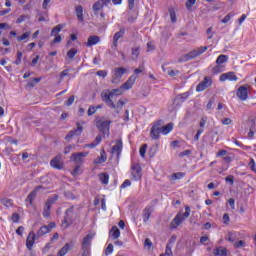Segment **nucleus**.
Listing matches in <instances>:
<instances>
[{"instance_id":"obj_55","label":"nucleus","mask_w":256,"mask_h":256,"mask_svg":"<svg viewBox=\"0 0 256 256\" xmlns=\"http://www.w3.org/2000/svg\"><path fill=\"white\" fill-rule=\"evenodd\" d=\"M74 102H75V96H70L66 101L67 107H71V105H73Z\"/></svg>"},{"instance_id":"obj_26","label":"nucleus","mask_w":256,"mask_h":256,"mask_svg":"<svg viewBox=\"0 0 256 256\" xmlns=\"http://www.w3.org/2000/svg\"><path fill=\"white\" fill-rule=\"evenodd\" d=\"M76 17L79 23H83L85 21V17H83V6L78 5L75 7Z\"/></svg>"},{"instance_id":"obj_25","label":"nucleus","mask_w":256,"mask_h":256,"mask_svg":"<svg viewBox=\"0 0 256 256\" xmlns=\"http://www.w3.org/2000/svg\"><path fill=\"white\" fill-rule=\"evenodd\" d=\"M41 189V186L36 187L35 190H33L26 198V202H29V205H33V201H35V198L37 197V192Z\"/></svg>"},{"instance_id":"obj_13","label":"nucleus","mask_w":256,"mask_h":256,"mask_svg":"<svg viewBox=\"0 0 256 256\" xmlns=\"http://www.w3.org/2000/svg\"><path fill=\"white\" fill-rule=\"evenodd\" d=\"M50 165L51 167H53V169L61 171V169H63V156L61 154H58L50 161Z\"/></svg>"},{"instance_id":"obj_49","label":"nucleus","mask_w":256,"mask_h":256,"mask_svg":"<svg viewBox=\"0 0 256 256\" xmlns=\"http://www.w3.org/2000/svg\"><path fill=\"white\" fill-rule=\"evenodd\" d=\"M184 175H185V173H183V172H177L172 175V179H183Z\"/></svg>"},{"instance_id":"obj_22","label":"nucleus","mask_w":256,"mask_h":256,"mask_svg":"<svg viewBox=\"0 0 256 256\" xmlns=\"http://www.w3.org/2000/svg\"><path fill=\"white\" fill-rule=\"evenodd\" d=\"M151 213H153V208L151 206H147L142 213V219L144 223H147L149 219H151Z\"/></svg>"},{"instance_id":"obj_21","label":"nucleus","mask_w":256,"mask_h":256,"mask_svg":"<svg viewBox=\"0 0 256 256\" xmlns=\"http://www.w3.org/2000/svg\"><path fill=\"white\" fill-rule=\"evenodd\" d=\"M220 81H237L239 78L235 75V72H228L220 75Z\"/></svg>"},{"instance_id":"obj_20","label":"nucleus","mask_w":256,"mask_h":256,"mask_svg":"<svg viewBox=\"0 0 256 256\" xmlns=\"http://www.w3.org/2000/svg\"><path fill=\"white\" fill-rule=\"evenodd\" d=\"M37 239V234L35 235V232L31 231L28 234V237L26 239V247L31 251L33 249V245H35V240Z\"/></svg>"},{"instance_id":"obj_34","label":"nucleus","mask_w":256,"mask_h":256,"mask_svg":"<svg viewBox=\"0 0 256 256\" xmlns=\"http://www.w3.org/2000/svg\"><path fill=\"white\" fill-rule=\"evenodd\" d=\"M229 61V56L221 54L216 59V65H223V63H227Z\"/></svg>"},{"instance_id":"obj_56","label":"nucleus","mask_w":256,"mask_h":256,"mask_svg":"<svg viewBox=\"0 0 256 256\" xmlns=\"http://www.w3.org/2000/svg\"><path fill=\"white\" fill-rule=\"evenodd\" d=\"M113 253V244H109L105 250V255H111Z\"/></svg>"},{"instance_id":"obj_47","label":"nucleus","mask_w":256,"mask_h":256,"mask_svg":"<svg viewBox=\"0 0 256 256\" xmlns=\"http://www.w3.org/2000/svg\"><path fill=\"white\" fill-rule=\"evenodd\" d=\"M143 71H145V67L143 65L139 66L138 68H136L134 70V74L133 75H135L137 77V75H139V73H143Z\"/></svg>"},{"instance_id":"obj_16","label":"nucleus","mask_w":256,"mask_h":256,"mask_svg":"<svg viewBox=\"0 0 256 256\" xmlns=\"http://www.w3.org/2000/svg\"><path fill=\"white\" fill-rule=\"evenodd\" d=\"M122 151L123 141L121 139H118L116 140V144L112 147V155H116L117 159H120Z\"/></svg>"},{"instance_id":"obj_7","label":"nucleus","mask_w":256,"mask_h":256,"mask_svg":"<svg viewBox=\"0 0 256 256\" xmlns=\"http://www.w3.org/2000/svg\"><path fill=\"white\" fill-rule=\"evenodd\" d=\"M59 199V196H57V194H54L52 197H49L46 201V204L44 206V210H43V217H45V219L49 218L51 215V207L52 205H54V203Z\"/></svg>"},{"instance_id":"obj_6","label":"nucleus","mask_w":256,"mask_h":256,"mask_svg":"<svg viewBox=\"0 0 256 256\" xmlns=\"http://www.w3.org/2000/svg\"><path fill=\"white\" fill-rule=\"evenodd\" d=\"M130 173L132 181H141L143 177V169L141 168V165H139L138 163L132 164L130 168Z\"/></svg>"},{"instance_id":"obj_14","label":"nucleus","mask_w":256,"mask_h":256,"mask_svg":"<svg viewBox=\"0 0 256 256\" xmlns=\"http://www.w3.org/2000/svg\"><path fill=\"white\" fill-rule=\"evenodd\" d=\"M236 95L240 101H247V99H249V89L247 86H240L236 92Z\"/></svg>"},{"instance_id":"obj_11","label":"nucleus","mask_w":256,"mask_h":256,"mask_svg":"<svg viewBox=\"0 0 256 256\" xmlns=\"http://www.w3.org/2000/svg\"><path fill=\"white\" fill-rule=\"evenodd\" d=\"M127 73V69L123 67L115 68L112 77V83H119L121 77Z\"/></svg>"},{"instance_id":"obj_10","label":"nucleus","mask_w":256,"mask_h":256,"mask_svg":"<svg viewBox=\"0 0 256 256\" xmlns=\"http://www.w3.org/2000/svg\"><path fill=\"white\" fill-rule=\"evenodd\" d=\"M211 85H213V80L211 77L206 76L204 77V80L197 85L196 91L201 93V91H205V89L211 87Z\"/></svg>"},{"instance_id":"obj_1","label":"nucleus","mask_w":256,"mask_h":256,"mask_svg":"<svg viewBox=\"0 0 256 256\" xmlns=\"http://www.w3.org/2000/svg\"><path fill=\"white\" fill-rule=\"evenodd\" d=\"M117 95H123V91L121 89H113L111 92L109 90H104L101 93V99L110 109H115V103L113 102V99H115V96Z\"/></svg>"},{"instance_id":"obj_53","label":"nucleus","mask_w":256,"mask_h":256,"mask_svg":"<svg viewBox=\"0 0 256 256\" xmlns=\"http://www.w3.org/2000/svg\"><path fill=\"white\" fill-rule=\"evenodd\" d=\"M197 0H187L186 1V8L187 9H191V7H193L195 5Z\"/></svg>"},{"instance_id":"obj_31","label":"nucleus","mask_w":256,"mask_h":256,"mask_svg":"<svg viewBox=\"0 0 256 256\" xmlns=\"http://www.w3.org/2000/svg\"><path fill=\"white\" fill-rule=\"evenodd\" d=\"M98 177L102 185H109V175L107 173H100Z\"/></svg>"},{"instance_id":"obj_45","label":"nucleus","mask_w":256,"mask_h":256,"mask_svg":"<svg viewBox=\"0 0 256 256\" xmlns=\"http://www.w3.org/2000/svg\"><path fill=\"white\" fill-rule=\"evenodd\" d=\"M87 113L88 116L91 117V115H95V113H97V108H95V106H90Z\"/></svg>"},{"instance_id":"obj_5","label":"nucleus","mask_w":256,"mask_h":256,"mask_svg":"<svg viewBox=\"0 0 256 256\" xmlns=\"http://www.w3.org/2000/svg\"><path fill=\"white\" fill-rule=\"evenodd\" d=\"M111 120H105V118H97L96 119V127L100 133L104 135H109V130L111 129Z\"/></svg>"},{"instance_id":"obj_23","label":"nucleus","mask_w":256,"mask_h":256,"mask_svg":"<svg viewBox=\"0 0 256 256\" xmlns=\"http://www.w3.org/2000/svg\"><path fill=\"white\" fill-rule=\"evenodd\" d=\"M101 38L99 36H90L85 43L86 47H93V45H97V43H100Z\"/></svg>"},{"instance_id":"obj_30","label":"nucleus","mask_w":256,"mask_h":256,"mask_svg":"<svg viewBox=\"0 0 256 256\" xmlns=\"http://www.w3.org/2000/svg\"><path fill=\"white\" fill-rule=\"evenodd\" d=\"M71 251V245L69 243H66L58 252V256H66L67 253Z\"/></svg>"},{"instance_id":"obj_64","label":"nucleus","mask_w":256,"mask_h":256,"mask_svg":"<svg viewBox=\"0 0 256 256\" xmlns=\"http://www.w3.org/2000/svg\"><path fill=\"white\" fill-rule=\"evenodd\" d=\"M206 124H207V118H205V117L201 118L200 123H199V125L201 127L200 129H203Z\"/></svg>"},{"instance_id":"obj_33","label":"nucleus","mask_w":256,"mask_h":256,"mask_svg":"<svg viewBox=\"0 0 256 256\" xmlns=\"http://www.w3.org/2000/svg\"><path fill=\"white\" fill-rule=\"evenodd\" d=\"M216 256H227V249L223 247H218L213 251Z\"/></svg>"},{"instance_id":"obj_57","label":"nucleus","mask_w":256,"mask_h":256,"mask_svg":"<svg viewBox=\"0 0 256 256\" xmlns=\"http://www.w3.org/2000/svg\"><path fill=\"white\" fill-rule=\"evenodd\" d=\"M234 247H235L236 249H239L240 247H245V241L239 240L238 242H236V243L234 244Z\"/></svg>"},{"instance_id":"obj_29","label":"nucleus","mask_w":256,"mask_h":256,"mask_svg":"<svg viewBox=\"0 0 256 256\" xmlns=\"http://www.w3.org/2000/svg\"><path fill=\"white\" fill-rule=\"evenodd\" d=\"M173 131V123H168L167 125H161V133L162 135H169Z\"/></svg>"},{"instance_id":"obj_35","label":"nucleus","mask_w":256,"mask_h":256,"mask_svg":"<svg viewBox=\"0 0 256 256\" xmlns=\"http://www.w3.org/2000/svg\"><path fill=\"white\" fill-rule=\"evenodd\" d=\"M63 29V25L62 24H58L57 26H55L52 31H51V36L52 37H57V35H59V33H61V30Z\"/></svg>"},{"instance_id":"obj_43","label":"nucleus","mask_w":256,"mask_h":256,"mask_svg":"<svg viewBox=\"0 0 256 256\" xmlns=\"http://www.w3.org/2000/svg\"><path fill=\"white\" fill-rule=\"evenodd\" d=\"M213 103H215V97H212L209 99L207 105H206V109L207 111L211 110L213 107Z\"/></svg>"},{"instance_id":"obj_41","label":"nucleus","mask_w":256,"mask_h":256,"mask_svg":"<svg viewBox=\"0 0 256 256\" xmlns=\"http://www.w3.org/2000/svg\"><path fill=\"white\" fill-rule=\"evenodd\" d=\"M139 153L140 157H145V154L147 153V144L141 146Z\"/></svg>"},{"instance_id":"obj_61","label":"nucleus","mask_w":256,"mask_h":256,"mask_svg":"<svg viewBox=\"0 0 256 256\" xmlns=\"http://www.w3.org/2000/svg\"><path fill=\"white\" fill-rule=\"evenodd\" d=\"M229 221H230L229 214L225 213L223 215V223H224V225H229Z\"/></svg>"},{"instance_id":"obj_32","label":"nucleus","mask_w":256,"mask_h":256,"mask_svg":"<svg viewBox=\"0 0 256 256\" xmlns=\"http://www.w3.org/2000/svg\"><path fill=\"white\" fill-rule=\"evenodd\" d=\"M223 71H225V65L223 64H216L212 68V73H214L215 75H218V73H223Z\"/></svg>"},{"instance_id":"obj_46","label":"nucleus","mask_w":256,"mask_h":256,"mask_svg":"<svg viewBox=\"0 0 256 256\" xmlns=\"http://www.w3.org/2000/svg\"><path fill=\"white\" fill-rule=\"evenodd\" d=\"M29 19V15H21L20 17L17 18L16 23L20 24L23 23V21Z\"/></svg>"},{"instance_id":"obj_3","label":"nucleus","mask_w":256,"mask_h":256,"mask_svg":"<svg viewBox=\"0 0 256 256\" xmlns=\"http://www.w3.org/2000/svg\"><path fill=\"white\" fill-rule=\"evenodd\" d=\"M94 238H95V234L89 233L82 239L81 256H91V245L93 243Z\"/></svg>"},{"instance_id":"obj_63","label":"nucleus","mask_w":256,"mask_h":256,"mask_svg":"<svg viewBox=\"0 0 256 256\" xmlns=\"http://www.w3.org/2000/svg\"><path fill=\"white\" fill-rule=\"evenodd\" d=\"M233 123V120L231 118H224L222 120V125H231Z\"/></svg>"},{"instance_id":"obj_36","label":"nucleus","mask_w":256,"mask_h":256,"mask_svg":"<svg viewBox=\"0 0 256 256\" xmlns=\"http://www.w3.org/2000/svg\"><path fill=\"white\" fill-rule=\"evenodd\" d=\"M170 18H171V22L172 23H177V14L175 12V8H169L168 9Z\"/></svg>"},{"instance_id":"obj_60","label":"nucleus","mask_w":256,"mask_h":256,"mask_svg":"<svg viewBox=\"0 0 256 256\" xmlns=\"http://www.w3.org/2000/svg\"><path fill=\"white\" fill-rule=\"evenodd\" d=\"M248 165H249L251 171H254V173H256L255 160L251 159Z\"/></svg>"},{"instance_id":"obj_28","label":"nucleus","mask_w":256,"mask_h":256,"mask_svg":"<svg viewBox=\"0 0 256 256\" xmlns=\"http://www.w3.org/2000/svg\"><path fill=\"white\" fill-rule=\"evenodd\" d=\"M110 237H112V239H119V237H121V231L117 226H113L110 229Z\"/></svg>"},{"instance_id":"obj_48","label":"nucleus","mask_w":256,"mask_h":256,"mask_svg":"<svg viewBox=\"0 0 256 256\" xmlns=\"http://www.w3.org/2000/svg\"><path fill=\"white\" fill-rule=\"evenodd\" d=\"M226 183H230V185H233L235 183V176L230 175L225 178Z\"/></svg>"},{"instance_id":"obj_38","label":"nucleus","mask_w":256,"mask_h":256,"mask_svg":"<svg viewBox=\"0 0 256 256\" xmlns=\"http://www.w3.org/2000/svg\"><path fill=\"white\" fill-rule=\"evenodd\" d=\"M139 51H140L139 46H136V47L132 48V59H133V61H137V59L139 58Z\"/></svg>"},{"instance_id":"obj_12","label":"nucleus","mask_w":256,"mask_h":256,"mask_svg":"<svg viewBox=\"0 0 256 256\" xmlns=\"http://www.w3.org/2000/svg\"><path fill=\"white\" fill-rule=\"evenodd\" d=\"M109 4H111V0H98L93 4L92 11L97 15V12L101 11L103 7H108Z\"/></svg>"},{"instance_id":"obj_44","label":"nucleus","mask_w":256,"mask_h":256,"mask_svg":"<svg viewBox=\"0 0 256 256\" xmlns=\"http://www.w3.org/2000/svg\"><path fill=\"white\" fill-rule=\"evenodd\" d=\"M79 171H81V164H76L75 168L72 171V175L74 177L79 175Z\"/></svg>"},{"instance_id":"obj_17","label":"nucleus","mask_w":256,"mask_h":256,"mask_svg":"<svg viewBox=\"0 0 256 256\" xmlns=\"http://www.w3.org/2000/svg\"><path fill=\"white\" fill-rule=\"evenodd\" d=\"M135 81H137L136 75H131L128 80L121 85L120 89H124L125 91H129V89H132L133 85H135Z\"/></svg>"},{"instance_id":"obj_2","label":"nucleus","mask_w":256,"mask_h":256,"mask_svg":"<svg viewBox=\"0 0 256 256\" xmlns=\"http://www.w3.org/2000/svg\"><path fill=\"white\" fill-rule=\"evenodd\" d=\"M207 51V46H201L198 48H195L188 52L187 54L182 55L178 61L179 63H186V61H191L193 59H197L200 55H203Z\"/></svg>"},{"instance_id":"obj_59","label":"nucleus","mask_w":256,"mask_h":256,"mask_svg":"<svg viewBox=\"0 0 256 256\" xmlns=\"http://www.w3.org/2000/svg\"><path fill=\"white\" fill-rule=\"evenodd\" d=\"M167 73L170 77H175V75H178L179 73V70H171V69H168L167 70Z\"/></svg>"},{"instance_id":"obj_15","label":"nucleus","mask_w":256,"mask_h":256,"mask_svg":"<svg viewBox=\"0 0 256 256\" xmlns=\"http://www.w3.org/2000/svg\"><path fill=\"white\" fill-rule=\"evenodd\" d=\"M87 155H89V152L73 153L71 159L76 165H83V159H85Z\"/></svg>"},{"instance_id":"obj_4","label":"nucleus","mask_w":256,"mask_h":256,"mask_svg":"<svg viewBox=\"0 0 256 256\" xmlns=\"http://www.w3.org/2000/svg\"><path fill=\"white\" fill-rule=\"evenodd\" d=\"M191 215V208L189 206L185 207V213H178L170 223V229H177L183 221H185Z\"/></svg>"},{"instance_id":"obj_37","label":"nucleus","mask_w":256,"mask_h":256,"mask_svg":"<svg viewBox=\"0 0 256 256\" xmlns=\"http://www.w3.org/2000/svg\"><path fill=\"white\" fill-rule=\"evenodd\" d=\"M125 105V101H123V100H119L118 102H117V104H115V107L116 108H112V109H115L116 110V113L119 115V113H120V111H121V109H123V106Z\"/></svg>"},{"instance_id":"obj_58","label":"nucleus","mask_w":256,"mask_h":256,"mask_svg":"<svg viewBox=\"0 0 256 256\" xmlns=\"http://www.w3.org/2000/svg\"><path fill=\"white\" fill-rule=\"evenodd\" d=\"M231 17H233V14L229 13L222 19V23H229L231 21Z\"/></svg>"},{"instance_id":"obj_9","label":"nucleus","mask_w":256,"mask_h":256,"mask_svg":"<svg viewBox=\"0 0 256 256\" xmlns=\"http://www.w3.org/2000/svg\"><path fill=\"white\" fill-rule=\"evenodd\" d=\"M73 209H74V207L71 206L65 212L64 220L62 222L63 225L65 226V229H67V227H71V225H73Z\"/></svg>"},{"instance_id":"obj_42","label":"nucleus","mask_w":256,"mask_h":256,"mask_svg":"<svg viewBox=\"0 0 256 256\" xmlns=\"http://www.w3.org/2000/svg\"><path fill=\"white\" fill-rule=\"evenodd\" d=\"M31 32H25L23 35L18 36L17 39L18 41H25V39H28L30 37Z\"/></svg>"},{"instance_id":"obj_40","label":"nucleus","mask_w":256,"mask_h":256,"mask_svg":"<svg viewBox=\"0 0 256 256\" xmlns=\"http://www.w3.org/2000/svg\"><path fill=\"white\" fill-rule=\"evenodd\" d=\"M77 55V49L72 48L67 52V58L73 59Z\"/></svg>"},{"instance_id":"obj_50","label":"nucleus","mask_w":256,"mask_h":256,"mask_svg":"<svg viewBox=\"0 0 256 256\" xmlns=\"http://www.w3.org/2000/svg\"><path fill=\"white\" fill-rule=\"evenodd\" d=\"M121 189H126V187H131V180L126 179L122 184H121Z\"/></svg>"},{"instance_id":"obj_19","label":"nucleus","mask_w":256,"mask_h":256,"mask_svg":"<svg viewBox=\"0 0 256 256\" xmlns=\"http://www.w3.org/2000/svg\"><path fill=\"white\" fill-rule=\"evenodd\" d=\"M83 133V125L81 123H76V129L71 130L68 135L66 136V139H71L72 137L79 136Z\"/></svg>"},{"instance_id":"obj_62","label":"nucleus","mask_w":256,"mask_h":256,"mask_svg":"<svg viewBox=\"0 0 256 256\" xmlns=\"http://www.w3.org/2000/svg\"><path fill=\"white\" fill-rule=\"evenodd\" d=\"M19 219H21L19 214H17V213H13L12 214V221H13V223H17L19 221Z\"/></svg>"},{"instance_id":"obj_51","label":"nucleus","mask_w":256,"mask_h":256,"mask_svg":"<svg viewBox=\"0 0 256 256\" xmlns=\"http://www.w3.org/2000/svg\"><path fill=\"white\" fill-rule=\"evenodd\" d=\"M235 237H236V235H235V232H229L228 233V241L230 242V243H233L234 241H235Z\"/></svg>"},{"instance_id":"obj_39","label":"nucleus","mask_w":256,"mask_h":256,"mask_svg":"<svg viewBox=\"0 0 256 256\" xmlns=\"http://www.w3.org/2000/svg\"><path fill=\"white\" fill-rule=\"evenodd\" d=\"M173 245H171V241L166 245L165 254L166 256H173V250H171Z\"/></svg>"},{"instance_id":"obj_24","label":"nucleus","mask_w":256,"mask_h":256,"mask_svg":"<svg viewBox=\"0 0 256 256\" xmlns=\"http://www.w3.org/2000/svg\"><path fill=\"white\" fill-rule=\"evenodd\" d=\"M105 161H107V153L105 152V150H102L100 152V156H98L94 160V163H95V165H101V164L105 163Z\"/></svg>"},{"instance_id":"obj_8","label":"nucleus","mask_w":256,"mask_h":256,"mask_svg":"<svg viewBox=\"0 0 256 256\" xmlns=\"http://www.w3.org/2000/svg\"><path fill=\"white\" fill-rule=\"evenodd\" d=\"M163 125V120H157L153 123L150 130L151 139L157 140L161 136V126Z\"/></svg>"},{"instance_id":"obj_27","label":"nucleus","mask_w":256,"mask_h":256,"mask_svg":"<svg viewBox=\"0 0 256 256\" xmlns=\"http://www.w3.org/2000/svg\"><path fill=\"white\" fill-rule=\"evenodd\" d=\"M50 232H51V228H49V226L47 225L42 226L36 234L37 239H39V237H43V235H47V233H50Z\"/></svg>"},{"instance_id":"obj_18","label":"nucleus","mask_w":256,"mask_h":256,"mask_svg":"<svg viewBox=\"0 0 256 256\" xmlns=\"http://www.w3.org/2000/svg\"><path fill=\"white\" fill-rule=\"evenodd\" d=\"M123 35H125V28H121L118 32L114 34L112 49H117L119 45V40L121 39V37H123Z\"/></svg>"},{"instance_id":"obj_54","label":"nucleus","mask_w":256,"mask_h":256,"mask_svg":"<svg viewBox=\"0 0 256 256\" xmlns=\"http://www.w3.org/2000/svg\"><path fill=\"white\" fill-rule=\"evenodd\" d=\"M96 75H98V77H103V79H105L107 77V71L99 70L96 72Z\"/></svg>"},{"instance_id":"obj_52","label":"nucleus","mask_w":256,"mask_h":256,"mask_svg":"<svg viewBox=\"0 0 256 256\" xmlns=\"http://www.w3.org/2000/svg\"><path fill=\"white\" fill-rule=\"evenodd\" d=\"M67 75H69V69H65L60 73V81H63V79H65V77H67Z\"/></svg>"}]
</instances>
